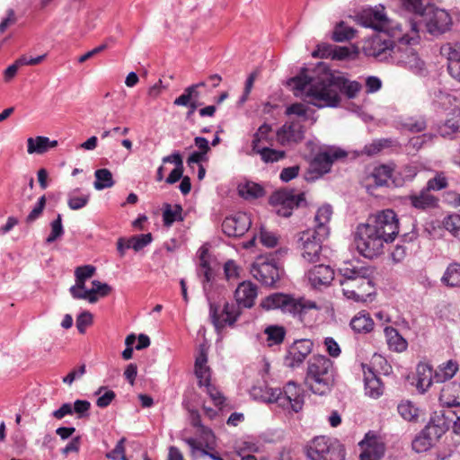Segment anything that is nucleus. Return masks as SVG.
I'll return each mask as SVG.
<instances>
[{"label": "nucleus", "instance_id": "obj_12", "mask_svg": "<svg viewBox=\"0 0 460 460\" xmlns=\"http://www.w3.org/2000/svg\"><path fill=\"white\" fill-rule=\"evenodd\" d=\"M252 275L265 286H273L279 279V270L276 262L260 257L252 264Z\"/></svg>", "mask_w": 460, "mask_h": 460}, {"label": "nucleus", "instance_id": "obj_6", "mask_svg": "<svg viewBox=\"0 0 460 460\" xmlns=\"http://www.w3.org/2000/svg\"><path fill=\"white\" fill-rule=\"evenodd\" d=\"M296 98L316 105V68L302 67L299 73L286 82Z\"/></svg>", "mask_w": 460, "mask_h": 460}, {"label": "nucleus", "instance_id": "obj_26", "mask_svg": "<svg viewBox=\"0 0 460 460\" xmlns=\"http://www.w3.org/2000/svg\"><path fill=\"white\" fill-rule=\"evenodd\" d=\"M439 402L441 405L451 408L460 406V383L452 382L443 385Z\"/></svg>", "mask_w": 460, "mask_h": 460}, {"label": "nucleus", "instance_id": "obj_4", "mask_svg": "<svg viewBox=\"0 0 460 460\" xmlns=\"http://www.w3.org/2000/svg\"><path fill=\"white\" fill-rule=\"evenodd\" d=\"M374 270L371 267H353L342 270V279L340 280L343 287V295L355 302H365L371 295Z\"/></svg>", "mask_w": 460, "mask_h": 460}, {"label": "nucleus", "instance_id": "obj_40", "mask_svg": "<svg viewBox=\"0 0 460 460\" xmlns=\"http://www.w3.org/2000/svg\"><path fill=\"white\" fill-rule=\"evenodd\" d=\"M94 176L96 180L93 186L98 190L111 188L115 184L112 173L109 169H98L95 171Z\"/></svg>", "mask_w": 460, "mask_h": 460}, {"label": "nucleus", "instance_id": "obj_10", "mask_svg": "<svg viewBox=\"0 0 460 460\" xmlns=\"http://www.w3.org/2000/svg\"><path fill=\"white\" fill-rule=\"evenodd\" d=\"M305 202V193L296 194L293 189H281L276 190L270 198V203L277 207V214L288 217L295 208L302 206Z\"/></svg>", "mask_w": 460, "mask_h": 460}, {"label": "nucleus", "instance_id": "obj_60", "mask_svg": "<svg viewBox=\"0 0 460 460\" xmlns=\"http://www.w3.org/2000/svg\"><path fill=\"white\" fill-rule=\"evenodd\" d=\"M287 115H296L300 122L307 119V108L302 103H294L286 110Z\"/></svg>", "mask_w": 460, "mask_h": 460}, {"label": "nucleus", "instance_id": "obj_36", "mask_svg": "<svg viewBox=\"0 0 460 460\" xmlns=\"http://www.w3.org/2000/svg\"><path fill=\"white\" fill-rule=\"evenodd\" d=\"M182 207L179 204L172 206L165 203L163 210V221L165 226H171L175 221H183Z\"/></svg>", "mask_w": 460, "mask_h": 460}, {"label": "nucleus", "instance_id": "obj_61", "mask_svg": "<svg viewBox=\"0 0 460 460\" xmlns=\"http://www.w3.org/2000/svg\"><path fill=\"white\" fill-rule=\"evenodd\" d=\"M207 393L213 401L214 404L217 407H223L226 398L222 393L211 384L206 385Z\"/></svg>", "mask_w": 460, "mask_h": 460}, {"label": "nucleus", "instance_id": "obj_32", "mask_svg": "<svg viewBox=\"0 0 460 460\" xmlns=\"http://www.w3.org/2000/svg\"><path fill=\"white\" fill-rule=\"evenodd\" d=\"M384 332L387 345L391 350L402 352L407 349V341L396 329L391 326H386L384 329Z\"/></svg>", "mask_w": 460, "mask_h": 460}, {"label": "nucleus", "instance_id": "obj_7", "mask_svg": "<svg viewBox=\"0 0 460 460\" xmlns=\"http://www.w3.org/2000/svg\"><path fill=\"white\" fill-rule=\"evenodd\" d=\"M385 243H386V239L376 233V230L372 228L367 222L358 226L355 244L358 252L364 257L373 259L380 255L383 252Z\"/></svg>", "mask_w": 460, "mask_h": 460}, {"label": "nucleus", "instance_id": "obj_2", "mask_svg": "<svg viewBox=\"0 0 460 460\" xmlns=\"http://www.w3.org/2000/svg\"><path fill=\"white\" fill-rule=\"evenodd\" d=\"M393 37L396 39L397 43L391 62L414 73L421 72L424 69V62L412 48L419 44L420 39L418 22L411 20L404 24H396L393 29Z\"/></svg>", "mask_w": 460, "mask_h": 460}, {"label": "nucleus", "instance_id": "obj_59", "mask_svg": "<svg viewBox=\"0 0 460 460\" xmlns=\"http://www.w3.org/2000/svg\"><path fill=\"white\" fill-rule=\"evenodd\" d=\"M316 384V363L309 361L305 385L314 394V385Z\"/></svg>", "mask_w": 460, "mask_h": 460}, {"label": "nucleus", "instance_id": "obj_27", "mask_svg": "<svg viewBox=\"0 0 460 460\" xmlns=\"http://www.w3.org/2000/svg\"><path fill=\"white\" fill-rule=\"evenodd\" d=\"M332 370V361L325 356L318 355V385L325 386V390L320 392L322 394L333 385Z\"/></svg>", "mask_w": 460, "mask_h": 460}, {"label": "nucleus", "instance_id": "obj_39", "mask_svg": "<svg viewBox=\"0 0 460 460\" xmlns=\"http://www.w3.org/2000/svg\"><path fill=\"white\" fill-rule=\"evenodd\" d=\"M171 158H173V163L175 164V168L170 172L165 181L168 184H173L180 181L182 177L183 173V163L181 155L179 153H173L169 156H165L163 158V162H171Z\"/></svg>", "mask_w": 460, "mask_h": 460}, {"label": "nucleus", "instance_id": "obj_43", "mask_svg": "<svg viewBox=\"0 0 460 460\" xmlns=\"http://www.w3.org/2000/svg\"><path fill=\"white\" fill-rule=\"evenodd\" d=\"M92 288L87 291V301H89L92 304L96 303L99 299V296H107L111 291V286H109L106 283H102L98 280H93L92 282Z\"/></svg>", "mask_w": 460, "mask_h": 460}, {"label": "nucleus", "instance_id": "obj_55", "mask_svg": "<svg viewBox=\"0 0 460 460\" xmlns=\"http://www.w3.org/2000/svg\"><path fill=\"white\" fill-rule=\"evenodd\" d=\"M199 276L202 278L204 291H208V288H210L209 283L213 278V272L207 261H201L199 270Z\"/></svg>", "mask_w": 460, "mask_h": 460}, {"label": "nucleus", "instance_id": "obj_5", "mask_svg": "<svg viewBox=\"0 0 460 460\" xmlns=\"http://www.w3.org/2000/svg\"><path fill=\"white\" fill-rule=\"evenodd\" d=\"M261 306L268 311L280 309L283 313L298 316L301 322L305 323L307 313L316 308V304L304 296L295 298L290 295L275 293L266 296L261 301Z\"/></svg>", "mask_w": 460, "mask_h": 460}, {"label": "nucleus", "instance_id": "obj_58", "mask_svg": "<svg viewBox=\"0 0 460 460\" xmlns=\"http://www.w3.org/2000/svg\"><path fill=\"white\" fill-rule=\"evenodd\" d=\"M103 390H105V393L96 400V405L100 408L108 407L116 397V394L112 390H107L103 386L98 389L96 394H100Z\"/></svg>", "mask_w": 460, "mask_h": 460}, {"label": "nucleus", "instance_id": "obj_22", "mask_svg": "<svg viewBox=\"0 0 460 460\" xmlns=\"http://www.w3.org/2000/svg\"><path fill=\"white\" fill-rule=\"evenodd\" d=\"M303 137L304 130L300 120L286 122L277 131V138L281 145L289 142H298L302 140Z\"/></svg>", "mask_w": 460, "mask_h": 460}, {"label": "nucleus", "instance_id": "obj_11", "mask_svg": "<svg viewBox=\"0 0 460 460\" xmlns=\"http://www.w3.org/2000/svg\"><path fill=\"white\" fill-rule=\"evenodd\" d=\"M269 402L281 407H290L295 412H298L304 404L300 388L292 382L288 383L283 390L272 389Z\"/></svg>", "mask_w": 460, "mask_h": 460}, {"label": "nucleus", "instance_id": "obj_51", "mask_svg": "<svg viewBox=\"0 0 460 460\" xmlns=\"http://www.w3.org/2000/svg\"><path fill=\"white\" fill-rule=\"evenodd\" d=\"M442 225L444 228L451 233L454 236L460 238V215L454 213L446 217Z\"/></svg>", "mask_w": 460, "mask_h": 460}, {"label": "nucleus", "instance_id": "obj_46", "mask_svg": "<svg viewBox=\"0 0 460 460\" xmlns=\"http://www.w3.org/2000/svg\"><path fill=\"white\" fill-rule=\"evenodd\" d=\"M79 189H75L68 194L67 206L72 210H78L84 208L90 199V194H80Z\"/></svg>", "mask_w": 460, "mask_h": 460}, {"label": "nucleus", "instance_id": "obj_44", "mask_svg": "<svg viewBox=\"0 0 460 460\" xmlns=\"http://www.w3.org/2000/svg\"><path fill=\"white\" fill-rule=\"evenodd\" d=\"M440 53L447 59V66L455 63H460V44L459 43H447L440 49Z\"/></svg>", "mask_w": 460, "mask_h": 460}, {"label": "nucleus", "instance_id": "obj_47", "mask_svg": "<svg viewBox=\"0 0 460 460\" xmlns=\"http://www.w3.org/2000/svg\"><path fill=\"white\" fill-rule=\"evenodd\" d=\"M239 192L245 199H258L265 195L264 189L260 184L252 181L244 184Z\"/></svg>", "mask_w": 460, "mask_h": 460}, {"label": "nucleus", "instance_id": "obj_62", "mask_svg": "<svg viewBox=\"0 0 460 460\" xmlns=\"http://www.w3.org/2000/svg\"><path fill=\"white\" fill-rule=\"evenodd\" d=\"M93 323V314L90 312H84L76 318V328L82 334L85 332L88 326Z\"/></svg>", "mask_w": 460, "mask_h": 460}, {"label": "nucleus", "instance_id": "obj_49", "mask_svg": "<svg viewBox=\"0 0 460 460\" xmlns=\"http://www.w3.org/2000/svg\"><path fill=\"white\" fill-rule=\"evenodd\" d=\"M151 242L152 234L150 233L133 235L129 239H127L126 248H132L136 252H138Z\"/></svg>", "mask_w": 460, "mask_h": 460}, {"label": "nucleus", "instance_id": "obj_19", "mask_svg": "<svg viewBox=\"0 0 460 460\" xmlns=\"http://www.w3.org/2000/svg\"><path fill=\"white\" fill-rule=\"evenodd\" d=\"M313 341L310 340H300L294 342L284 358V364L288 367H298L311 353Z\"/></svg>", "mask_w": 460, "mask_h": 460}, {"label": "nucleus", "instance_id": "obj_64", "mask_svg": "<svg viewBox=\"0 0 460 460\" xmlns=\"http://www.w3.org/2000/svg\"><path fill=\"white\" fill-rule=\"evenodd\" d=\"M260 240L261 243L268 248H273L278 243V237L273 233L267 231L263 227L261 228Z\"/></svg>", "mask_w": 460, "mask_h": 460}, {"label": "nucleus", "instance_id": "obj_45", "mask_svg": "<svg viewBox=\"0 0 460 460\" xmlns=\"http://www.w3.org/2000/svg\"><path fill=\"white\" fill-rule=\"evenodd\" d=\"M397 411L407 421H416L419 417V409L410 401H402Z\"/></svg>", "mask_w": 460, "mask_h": 460}, {"label": "nucleus", "instance_id": "obj_23", "mask_svg": "<svg viewBox=\"0 0 460 460\" xmlns=\"http://www.w3.org/2000/svg\"><path fill=\"white\" fill-rule=\"evenodd\" d=\"M298 243L303 259L313 263L316 257V228L302 232Z\"/></svg>", "mask_w": 460, "mask_h": 460}, {"label": "nucleus", "instance_id": "obj_18", "mask_svg": "<svg viewBox=\"0 0 460 460\" xmlns=\"http://www.w3.org/2000/svg\"><path fill=\"white\" fill-rule=\"evenodd\" d=\"M205 85L206 84L204 82H200L186 87L183 91V93L177 97L173 102V104L176 106H183L189 108L186 113V119L188 120L191 119L195 111L200 105V103L198 102V98L199 96L198 89Z\"/></svg>", "mask_w": 460, "mask_h": 460}, {"label": "nucleus", "instance_id": "obj_33", "mask_svg": "<svg viewBox=\"0 0 460 460\" xmlns=\"http://www.w3.org/2000/svg\"><path fill=\"white\" fill-rule=\"evenodd\" d=\"M350 326L356 332L367 333L373 330L374 321L368 313L362 311L351 319Z\"/></svg>", "mask_w": 460, "mask_h": 460}, {"label": "nucleus", "instance_id": "obj_25", "mask_svg": "<svg viewBox=\"0 0 460 460\" xmlns=\"http://www.w3.org/2000/svg\"><path fill=\"white\" fill-rule=\"evenodd\" d=\"M407 199L413 208L420 211L435 208L438 206V198L432 195L425 188L419 192L410 194Z\"/></svg>", "mask_w": 460, "mask_h": 460}, {"label": "nucleus", "instance_id": "obj_3", "mask_svg": "<svg viewBox=\"0 0 460 460\" xmlns=\"http://www.w3.org/2000/svg\"><path fill=\"white\" fill-rule=\"evenodd\" d=\"M257 295V286L251 281H243L238 285L234 291L236 305L226 303L219 314L218 306L210 304V316L215 327L222 329L226 325H234L241 314V307H252Z\"/></svg>", "mask_w": 460, "mask_h": 460}, {"label": "nucleus", "instance_id": "obj_50", "mask_svg": "<svg viewBox=\"0 0 460 460\" xmlns=\"http://www.w3.org/2000/svg\"><path fill=\"white\" fill-rule=\"evenodd\" d=\"M271 130H272L271 126L267 123H263L261 126H260L258 130L254 133L253 138L252 141V146L253 152H255L261 148L260 144L261 142L268 141L269 135L271 132Z\"/></svg>", "mask_w": 460, "mask_h": 460}, {"label": "nucleus", "instance_id": "obj_16", "mask_svg": "<svg viewBox=\"0 0 460 460\" xmlns=\"http://www.w3.org/2000/svg\"><path fill=\"white\" fill-rule=\"evenodd\" d=\"M318 460H345V448L338 440L318 436Z\"/></svg>", "mask_w": 460, "mask_h": 460}, {"label": "nucleus", "instance_id": "obj_48", "mask_svg": "<svg viewBox=\"0 0 460 460\" xmlns=\"http://www.w3.org/2000/svg\"><path fill=\"white\" fill-rule=\"evenodd\" d=\"M254 153L261 155L264 163H275L286 157V152L282 150H276L270 147H262Z\"/></svg>", "mask_w": 460, "mask_h": 460}, {"label": "nucleus", "instance_id": "obj_57", "mask_svg": "<svg viewBox=\"0 0 460 460\" xmlns=\"http://www.w3.org/2000/svg\"><path fill=\"white\" fill-rule=\"evenodd\" d=\"M64 234L62 226V217L60 214L58 215L57 218L51 223V233L47 237L46 243H51L55 242L58 237Z\"/></svg>", "mask_w": 460, "mask_h": 460}, {"label": "nucleus", "instance_id": "obj_28", "mask_svg": "<svg viewBox=\"0 0 460 460\" xmlns=\"http://www.w3.org/2000/svg\"><path fill=\"white\" fill-rule=\"evenodd\" d=\"M366 367V365H362L366 394L375 399L378 398L384 393V385L370 367H367V371L365 370Z\"/></svg>", "mask_w": 460, "mask_h": 460}, {"label": "nucleus", "instance_id": "obj_20", "mask_svg": "<svg viewBox=\"0 0 460 460\" xmlns=\"http://www.w3.org/2000/svg\"><path fill=\"white\" fill-rule=\"evenodd\" d=\"M332 250L328 245H320L318 249V285L329 286L334 279L333 269L325 262L332 256Z\"/></svg>", "mask_w": 460, "mask_h": 460}, {"label": "nucleus", "instance_id": "obj_56", "mask_svg": "<svg viewBox=\"0 0 460 460\" xmlns=\"http://www.w3.org/2000/svg\"><path fill=\"white\" fill-rule=\"evenodd\" d=\"M184 442L191 448L192 455L195 453V451L199 450L202 453V455L208 456L213 460H224L220 456L207 451L202 447V444L198 442L195 438H188L184 439Z\"/></svg>", "mask_w": 460, "mask_h": 460}, {"label": "nucleus", "instance_id": "obj_31", "mask_svg": "<svg viewBox=\"0 0 460 460\" xmlns=\"http://www.w3.org/2000/svg\"><path fill=\"white\" fill-rule=\"evenodd\" d=\"M332 208L328 204H324L318 208V241L320 238L325 240L330 234L329 223L332 216Z\"/></svg>", "mask_w": 460, "mask_h": 460}, {"label": "nucleus", "instance_id": "obj_53", "mask_svg": "<svg viewBox=\"0 0 460 460\" xmlns=\"http://www.w3.org/2000/svg\"><path fill=\"white\" fill-rule=\"evenodd\" d=\"M447 179L443 172H437L435 177L429 179L425 187L429 192L431 190H440L447 187Z\"/></svg>", "mask_w": 460, "mask_h": 460}, {"label": "nucleus", "instance_id": "obj_1", "mask_svg": "<svg viewBox=\"0 0 460 460\" xmlns=\"http://www.w3.org/2000/svg\"><path fill=\"white\" fill-rule=\"evenodd\" d=\"M362 89L358 81L347 78L344 73L332 70L323 62H318V108L321 106L336 107L343 94L354 99Z\"/></svg>", "mask_w": 460, "mask_h": 460}, {"label": "nucleus", "instance_id": "obj_17", "mask_svg": "<svg viewBox=\"0 0 460 460\" xmlns=\"http://www.w3.org/2000/svg\"><path fill=\"white\" fill-rule=\"evenodd\" d=\"M370 179L376 186L400 187L404 182L402 178L395 174L394 167L389 164L375 167Z\"/></svg>", "mask_w": 460, "mask_h": 460}, {"label": "nucleus", "instance_id": "obj_21", "mask_svg": "<svg viewBox=\"0 0 460 460\" xmlns=\"http://www.w3.org/2000/svg\"><path fill=\"white\" fill-rule=\"evenodd\" d=\"M451 17L442 9H432L426 15V28L431 34H441L448 30Z\"/></svg>", "mask_w": 460, "mask_h": 460}, {"label": "nucleus", "instance_id": "obj_8", "mask_svg": "<svg viewBox=\"0 0 460 460\" xmlns=\"http://www.w3.org/2000/svg\"><path fill=\"white\" fill-rule=\"evenodd\" d=\"M391 32L393 33V29ZM393 34L389 35L386 32L375 33L371 37L366 39L362 44V52L367 57H372L378 61L391 62L396 43L392 39Z\"/></svg>", "mask_w": 460, "mask_h": 460}, {"label": "nucleus", "instance_id": "obj_9", "mask_svg": "<svg viewBox=\"0 0 460 460\" xmlns=\"http://www.w3.org/2000/svg\"><path fill=\"white\" fill-rule=\"evenodd\" d=\"M367 223L376 230L386 243L394 240L399 233V221L395 212L392 209H384L368 217Z\"/></svg>", "mask_w": 460, "mask_h": 460}, {"label": "nucleus", "instance_id": "obj_37", "mask_svg": "<svg viewBox=\"0 0 460 460\" xmlns=\"http://www.w3.org/2000/svg\"><path fill=\"white\" fill-rule=\"evenodd\" d=\"M458 370V365L456 361L448 360L447 363L439 366L434 372V380L438 383H444L451 379Z\"/></svg>", "mask_w": 460, "mask_h": 460}, {"label": "nucleus", "instance_id": "obj_38", "mask_svg": "<svg viewBox=\"0 0 460 460\" xmlns=\"http://www.w3.org/2000/svg\"><path fill=\"white\" fill-rule=\"evenodd\" d=\"M264 333L267 336L266 342L268 347L280 345L286 337V329L280 325H269L265 328Z\"/></svg>", "mask_w": 460, "mask_h": 460}, {"label": "nucleus", "instance_id": "obj_14", "mask_svg": "<svg viewBox=\"0 0 460 460\" xmlns=\"http://www.w3.org/2000/svg\"><path fill=\"white\" fill-rule=\"evenodd\" d=\"M362 449L360 460H381L385 452V444L381 436L374 432H367L359 442Z\"/></svg>", "mask_w": 460, "mask_h": 460}, {"label": "nucleus", "instance_id": "obj_29", "mask_svg": "<svg viewBox=\"0 0 460 460\" xmlns=\"http://www.w3.org/2000/svg\"><path fill=\"white\" fill-rule=\"evenodd\" d=\"M434 372L432 367L425 363H420L416 369V388L424 394L432 385Z\"/></svg>", "mask_w": 460, "mask_h": 460}, {"label": "nucleus", "instance_id": "obj_41", "mask_svg": "<svg viewBox=\"0 0 460 460\" xmlns=\"http://www.w3.org/2000/svg\"><path fill=\"white\" fill-rule=\"evenodd\" d=\"M356 32L355 29L341 22L334 27L332 40L336 42L350 40L356 36Z\"/></svg>", "mask_w": 460, "mask_h": 460}, {"label": "nucleus", "instance_id": "obj_34", "mask_svg": "<svg viewBox=\"0 0 460 460\" xmlns=\"http://www.w3.org/2000/svg\"><path fill=\"white\" fill-rule=\"evenodd\" d=\"M441 281L448 288H460V262L453 261L447 267Z\"/></svg>", "mask_w": 460, "mask_h": 460}, {"label": "nucleus", "instance_id": "obj_24", "mask_svg": "<svg viewBox=\"0 0 460 460\" xmlns=\"http://www.w3.org/2000/svg\"><path fill=\"white\" fill-rule=\"evenodd\" d=\"M360 24L365 27L382 31L388 27V19L383 10L367 9L358 16Z\"/></svg>", "mask_w": 460, "mask_h": 460}, {"label": "nucleus", "instance_id": "obj_63", "mask_svg": "<svg viewBox=\"0 0 460 460\" xmlns=\"http://www.w3.org/2000/svg\"><path fill=\"white\" fill-rule=\"evenodd\" d=\"M125 441H126L125 438H120L118 441L115 447L113 448V450H111V452H109L106 455V457L114 459V460H117L119 457L120 458V460H128L125 456V447H124Z\"/></svg>", "mask_w": 460, "mask_h": 460}, {"label": "nucleus", "instance_id": "obj_15", "mask_svg": "<svg viewBox=\"0 0 460 460\" xmlns=\"http://www.w3.org/2000/svg\"><path fill=\"white\" fill-rule=\"evenodd\" d=\"M252 219L247 213L238 212L226 217L222 223V231L229 237L243 236L251 227Z\"/></svg>", "mask_w": 460, "mask_h": 460}, {"label": "nucleus", "instance_id": "obj_42", "mask_svg": "<svg viewBox=\"0 0 460 460\" xmlns=\"http://www.w3.org/2000/svg\"><path fill=\"white\" fill-rule=\"evenodd\" d=\"M49 149V138L47 137H29L27 139V152L29 154H44Z\"/></svg>", "mask_w": 460, "mask_h": 460}, {"label": "nucleus", "instance_id": "obj_54", "mask_svg": "<svg viewBox=\"0 0 460 460\" xmlns=\"http://www.w3.org/2000/svg\"><path fill=\"white\" fill-rule=\"evenodd\" d=\"M85 281L86 280L84 279L75 278V284L69 288V292L73 298L88 299L87 291L89 289H85Z\"/></svg>", "mask_w": 460, "mask_h": 460}, {"label": "nucleus", "instance_id": "obj_30", "mask_svg": "<svg viewBox=\"0 0 460 460\" xmlns=\"http://www.w3.org/2000/svg\"><path fill=\"white\" fill-rule=\"evenodd\" d=\"M447 413H450V411H447ZM450 423V417L447 415L446 411L441 410L433 413L427 427H431L433 435L439 437L449 429Z\"/></svg>", "mask_w": 460, "mask_h": 460}, {"label": "nucleus", "instance_id": "obj_52", "mask_svg": "<svg viewBox=\"0 0 460 460\" xmlns=\"http://www.w3.org/2000/svg\"><path fill=\"white\" fill-rule=\"evenodd\" d=\"M394 146V141L392 139L384 138L375 140L372 143L365 146L364 152L367 155H375L384 150L385 148H388Z\"/></svg>", "mask_w": 460, "mask_h": 460}, {"label": "nucleus", "instance_id": "obj_13", "mask_svg": "<svg viewBox=\"0 0 460 460\" xmlns=\"http://www.w3.org/2000/svg\"><path fill=\"white\" fill-rule=\"evenodd\" d=\"M347 157L348 152L338 146H318V177L329 172L335 162L343 161Z\"/></svg>", "mask_w": 460, "mask_h": 460}, {"label": "nucleus", "instance_id": "obj_35", "mask_svg": "<svg viewBox=\"0 0 460 460\" xmlns=\"http://www.w3.org/2000/svg\"><path fill=\"white\" fill-rule=\"evenodd\" d=\"M431 435H433L432 428L426 427L425 429L417 435L412 440V449L418 453L429 450L432 446Z\"/></svg>", "mask_w": 460, "mask_h": 460}]
</instances>
